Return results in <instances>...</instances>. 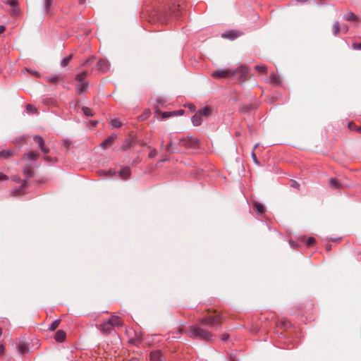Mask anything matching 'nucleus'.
I'll return each mask as SVG.
<instances>
[{"instance_id": "f257e3e1", "label": "nucleus", "mask_w": 361, "mask_h": 361, "mask_svg": "<svg viewBox=\"0 0 361 361\" xmlns=\"http://www.w3.org/2000/svg\"><path fill=\"white\" fill-rule=\"evenodd\" d=\"M221 317L219 314L214 316L203 317L200 319L197 325H191L186 329V334L189 337L197 338L208 341L212 338V334L201 326H207L212 328L220 326Z\"/></svg>"}, {"instance_id": "f03ea898", "label": "nucleus", "mask_w": 361, "mask_h": 361, "mask_svg": "<svg viewBox=\"0 0 361 361\" xmlns=\"http://www.w3.org/2000/svg\"><path fill=\"white\" fill-rule=\"evenodd\" d=\"M86 78V71L81 72L75 75V92L78 94H80L82 93H85L86 92H87L89 87V82L87 80Z\"/></svg>"}, {"instance_id": "7ed1b4c3", "label": "nucleus", "mask_w": 361, "mask_h": 361, "mask_svg": "<svg viewBox=\"0 0 361 361\" xmlns=\"http://www.w3.org/2000/svg\"><path fill=\"white\" fill-rule=\"evenodd\" d=\"M247 69H217L211 73L212 78L223 79L233 77L236 73L243 74Z\"/></svg>"}, {"instance_id": "20e7f679", "label": "nucleus", "mask_w": 361, "mask_h": 361, "mask_svg": "<svg viewBox=\"0 0 361 361\" xmlns=\"http://www.w3.org/2000/svg\"><path fill=\"white\" fill-rule=\"evenodd\" d=\"M178 145L186 149H195L199 147V140L192 136L188 135L179 140Z\"/></svg>"}, {"instance_id": "39448f33", "label": "nucleus", "mask_w": 361, "mask_h": 361, "mask_svg": "<svg viewBox=\"0 0 361 361\" xmlns=\"http://www.w3.org/2000/svg\"><path fill=\"white\" fill-rule=\"evenodd\" d=\"M33 140L38 145L39 149L43 153L47 154L49 152L50 149L44 145V140L42 136L35 135L33 137Z\"/></svg>"}, {"instance_id": "423d86ee", "label": "nucleus", "mask_w": 361, "mask_h": 361, "mask_svg": "<svg viewBox=\"0 0 361 361\" xmlns=\"http://www.w3.org/2000/svg\"><path fill=\"white\" fill-rule=\"evenodd\" d=\"M33 140L38 145L39 149L43 153L47 154L49 152L50 149L44 145V140L42 136L35 135L33 137Z\"/></svg>"}, {"instance_id": "0eeeda50", "label": "nucleus", "mask_w": 361, "mask_h": 361, "mask_svg": "<svg viewBox=\"0 0 361 361\" xmlns=\"http://www.w3.org/2000/svg\"><path fill=\"white\" fill-rule=\"evenodd\" d=\"M99 330L102 334L109 335L112 332L114 328L112 324L107 321L99 325Z\"/></svg>"}, {"instance_id": "6e6552de", "label": "nucleus", "mask_w": 361, "mask_h": 361, "mask_svg": "<svg viewBox=\"0 0 361 361\" xmlns=\"http://www.w3.org/2000/svg\"><path fill=\"white\" fill-rule=\"evenodd\" d=\"M116 137V135L113 133L109 137H108L106 139H105L102 143H101V147L103 149H106L109 146H111L114 142L115 138Z\"/></svg>"}, {"instance_id": "1a4fd4ad", "label": "nucleus", "mask_w": 361, "mask_h": 361, "mask_svg": "<svg viewBox=\"0 0 361 361\" xmlns=\"http://www.w3.org/2000/svg\"><path fill=\"white\" fill-rule=\"evenodd\" d=\"M252 204H253V209L256 212L257 215L261 216L264 213L265 209H264V207L263 206V204H262L261 203H259L257 201H254Z\"/></svg>"}, {"instance_id": "9d476101", "label": "nucleus", "mask_w": 361, "mask_h": 361, "mask_svg": "<svg viewBox=\"0 0 361 361\" xmlns=\"http://www.w3.org/2000/svg\"><path fill=\"white\" fill-rule=\"evenodd\" d=\"M108 322L112 324L113 328L120 327L123 325L121 318L117 316H112L109 319Z\"/></svg>"}, {"instance_id": "9b49d317", "label": "nucleus", "mask_w": 361, "mask_h": 361, "mask_svg": "<svg viewBox=\"0 0 361 361\" xmlns=\"http://www.w3.org/2000/svg\"><path fill=\"white\" fill-rule=\"evenodd\" d=\"M18 352L23 355L29 351L28 344L25 342H20L17 345Z\"/></svg>"}, {"instance_id": "f8f14e48", "label": "nucleus", "mask_w": 361, "mask_h": 361, "mask_svg": "<svg viewBox=\"0 0 361 361\" xmlns=\"http://www.w3.org/2000/svg\"><path fill=\"white\" fill-rule=\"evenodd\" d=\"M151 361H160L161 360V352L159 350H153L149 354Z\"/></svg>"}, {"instance_id": "ddd939ff", "label": "nucleus", "mask_w": 361, "mask_h": 361, "mask_svg": "<svg viewBox=\"0 0 361 361\" xmlns=\"http://www.w3.org/2000/svg\"><path fill=\"white\" fill-rule=\"evenodd\" d=\"M131 174L129 167H123L119 171V176L123 179H127Z\"/></svg>"}, {"instance_id": "4468645a", "label": "nucleus", "mask_w": 361, "mask_h": 361, "mask_svg": "<svg viewBox=\"0 0 361 361\" xmlns=\"http://www.w3.org/2000/svg\"><path fill=\"white\" fill-rule=\"evenodd\" d=\"M240 35V33H237L236 32H234V31H229V32L223 33L221 35V37L223 38H226V39L233 40V39H235V38H237Z\"/></svg>"}, {"instance_id": "2eb2a0df", "label": "nucleus", "mask_w": 361, "mask_h": 361, "mask_svg": "<svg viewBox=\"0 0 361 361\" xmlns=\"http://www.w3.org/2000/svg\"><path fill=\"white\" fill-rule=\"evenodd\" d=\"M27 182L24 181L23 183L20 185L19 188H15L11 191V194L12 196H17L20 195L22 192V190L27 188Z\"/></svg>"}, {"instance_id": "dca6fc26", "label": "nucleus", "mask_w": 361, "mask_h": 361, "mask_svg": "<svg viewBox=\"0 0 361 361\" xmlns=\"http://www.w3.org/2000/svg\"><path fill=\"white\" fill-rule=\"evenodd\" d=\"M66 335L63 330H58L54 336V338L57 342H63L66 339Z\"/></svg>"}, {"instance_id": "f3484780", "label": "nucleus", "mask_w": 361, "mask_h": 361, "mask_svg": "<svg viewBox=\"0 0 361 361\" xmlns=\"http://www.w3.org/2000/svg\"><path fill=\"white\" fill-rule=\"evenodd\" d=\"M191 121L195 126H199L202 122V116L197 112L194 116H192Z\"/></svg>"}, {"instance_id": "a211bd4d", "label": "nucleus", "mask_w": 361, "mask_h": 361, "mask_svg": "<svg viewBox=\"0 0 361 361\" xmlns=\"http://www.w3.org/2000/svg\"><path fill=\"white\" fill-rule=\"evenodd\" d=\"M39 157V154L37 152L30 151L24 154V157H26L27 159L35 161Z\"/></svg>"}, {"instance_id": "6ab92c4d", "label": "nucleus", "mask_w": 361, "mask_h": 361, "mask_svg": "<svg viewBox=\"0 0 361 361\" xmlns=\"http://www.w3.org/2000/svg\"><path fill=\"white\" fill-rule=\"evenodd\" d=\"M23 173L29 178L34 176V171L30 165H26L23 169Z\"/></svg>"}, {"instance_id": "aec40b11", "label": "nucleus", "mask_w": 361, "mask_h": 361, "mask_svg": "<svg viewBox=\"0 0 361 361\" xmlns=\"http://www.w3.org/2000/svg\"><path fill=\"white\" fill-rule=\"evenodd\" d=\"M31 74L37 78H39L41 76V74L39 71L35 70V69H24L22 72V74L27 75V74Z\"/></svg>"}, {"instance_id": "412c9836", "label": "nucleus", "mask_w": 361, "mask_h": 361, "mask_svg": "<svg viewBox=\"0 0 361 361\" xmlns=\"http://www.w3.org/2000/svg\"><path fill=\"white\" fill-rule=\"evenodd\" d=\"M345 20L348 21H356L359 22V18L353 12H349L345 17Z\"/></svg>"}, {"instance_id": "4be33fe9", "label": "nucleus", "mask_w": 361, "mask_h": 361, "mask_svg": "<svg viewBox=\"0 0 361 361\" xmlns=\"http://www.w3.org/2000/svg\"><path fill=\"white\" fill-rule=\"evenodd\" d=\"M329 183L334 189H338L341 187L340 183L336 178H331L329 180Z\"/></svg>"}, {"instance_id": "5701e85b", "label": "nucleus", "mask_w": 361, "mask_h": 361, "mask_svg": "<svg viewBox=\"0 0 361 361\" xmlns=\"http://www.w3.org/2000/svg\"><path fill=\"white\" fill-rule=\"evenodd\" d=\"M109 125L113 128H118L121 126V122L118 118H114L111 120Z\"/></svg>"}, {"instance_id": "b1692460", "label": "nucleus", "mask_w": 361, "mask_h": 361, "mask_svg": "<svg viewBox=\"0 0 361 361\" xmlns=\"http://www.w3.org/2000/svg\"><path fill=\"white\" fill-rule=\"evenodd\" d=\"M269 82L271 83V84H279L280 83V78L277 75V74L274 73H272L271 75H270V77H269Z\"/></svg>"}, {"instance_id": "393cba45", "label": "nucleus", "mask_w": 361, "mask_h": 361, "mask_svg": "<svg viewBox=\"0 0 361 361\" xmlns=\"http://www.w3.org/2000/svg\"><path fill=\"white\" fill-rule=\"evenodd\" d=\"M165 149H166V151L167 152H169L171 154H173V153L178 152L177 149L173 147V142L171 141L170 142V143L169 145H167L166 146Z\"/></svg>"}, {"instance_id": "a878e982", "label": "nucleus", "mask_w": 361, "mask_h": 361, "mask_svg": "<svg viewBox=\"0 0 361 361\" xmlns=\"http://www.w3.org/2000/svg\"><path fill=\"white\" fill-rule=\"evenodd\" d=\"M12 150L7 149V150H0V159L1 158H8L12 155Z\"/></svg>"}, {"instance_id": "bb28decb", "label": "nucleus", "mask_w": 361, "mask_h": 361, "mask_svg": "<svg viewBox=\"0 0 361 361\" xmlns=\"http://www.w3.org/2000/svg\"><path fill=\"white\" fill-rule=\"evenodd\" d=\"M333 33L335 36L338 35L341 30L340 24L338 21L334 22L332 27Z\"/></svg>"}, {"instance_id": "cd10ccee", "label": "nucleus", "mask_w": 361, "mask_h": 361, "mask_svg": "<svg viewBox=\"0 0 361 361\" xmlns=\"http://www.w3.org/2000/svg\"><path fill=\"white\" fill-rule=\"evenodd\" d=\"M99 174L102 176H113L115 175L116 172L111 169L109 170H101L99 171Z\"/></svg>"}, {"instance_id": "c85d7f7f", "label": "nucleus", "mask_w": 361, "mask_h": 361, "mask_svg": "<svg viewBox=\"0 0 361 361\" xmlns=\"http://www.w3.org/2000/svg\"><path fill=\"white\" fill-rule=\"evenodd\" d=\"M72 59V56L71 55H69L66 57H65L61 62V66H63V67H66L67 66L70 61H71Z\"/></svg>"}, {"instance_id": "c756f323", "label": "nucleus", "mask_w": 361, "mask_h": 361, "mask_svg": "<svg viewBox=\"0 0 361 361\" xmlns=\"http://www.w3.org/2000/svg\"><path fill=\"white\" fill-rule=\"evenodd\" d=\"M59 324H60V320L59 319H56V320L52 322V323L49 326V329L50 331H55L58 328V326H59Z\"/></svg>"}, {"instance_id": "7c9ffc66", "label": "nucleus", "mask_w": 361, "mask_h": 361, "mask_svg": "<svg viewBox=\"0 0 361 361\" xmlns=\"http://www.w3.org/2000/svg\"><path fill=\"white\" fill-rule=\"evenodd\" d=\"M348 128L349 129H350L351 130H354V131H356V132H358V133H361V126H358V127H356V126L355 125L354 123L353 122H350L348 123Z\"/></svg>"}, {"instance_id": "2f4dec72", "label": "nucleus", "mask_w": 361, "mask_h": 361, "mask_svg": "<svg viewBox=\"0 0 361 361\" xmlns=\"http://www.w3.org/2000/svg\"><path fill=\"white\" fill-rule=\"evenodd\" d=\"M47 82H49L51 84H56L59 80V76H56V75L48 76L47 78Z\"/></svg>"}, {"instance_id": "473e14b6", "label": "nucleus", "mask_w": 361, "mask_h": 361, "mask_svg": "<svg viewBox=\"0 0 361 361\" xmlns=\"http://www.w3.org/2000/svg\"><path fill=\"white\" fill-rule=\"evenodd\" d=\"M197 113L202 116H207L210 113V109L207 106L203 108L201 110H199Z\"/></svg>"}, {"instance_id": "72a5a7b5", "label": "nucleus", "mask_w": 361, "mask_h": 361, "mask_svg": "<svg viewBox=\"0 0 361 361\" xmlns=\"http://www.w3.org/2000/svg\"><path fill=\"white\" fill-rule=\"evenodd\" d=\"M82 112L83 114L87 116V117H90V116H93V114L92 112V110L88 108V107H86V106H83L82 108Z\"/></svg>"}, {"instance_id": "f704fd0d", "label": "nucleus", "mask_w": 361, "mask_h": 361, "mask_svg": "<svg viewBox=\"0 0 361 361\" xmlns=\"http://www.w3.org/2000/svg\"><path fill=\"white\" fill-rule=\"evenodd\" d=\"M26 109H27V112H29V113L34 114V113L37 112L36 107L32 104H28L26 106Z\"/></svg>"}, {"instance_id": "c9c22d12", "label": "nucleus", "mask_w": 361, "mask_h": 361, "mask_svg": "<svg viewBox=\"0 0 361 361\" xmlns=\"http://www.w3.org/2000/svg\"><path fill=\"white\" fill-rule=\"evenodd\" d=\"M43 103L46 105H55L56 101L53 98H46L43 99Z\"/></svg>"}, {"instance_id": "e433bc0d", "label": "nucleus", "mask_w": 361, "mask_h": 361, "mask_svg": "<svg viewBox=\"0 0 361 361\" xmlns=\"http://www.w3.org/2000/svg\"><path fill=\"white\" fill-rule=\"evenodd\" d=\"M99 68H106L109 66L108 61L104 59H101L97 63Z\"/></svg>"}, {"instance_id": "4c0bfd02", "label": "nucleus", "mask_w": 361, "mask_h": 361, "mask_svg": "<svg viewBox=\"0 0 361 361\" xmlns=\"http://www.w3.org/2000/svg\"><path fill=\"white\" fill-rule=\"evenodd\" d=\"M6 4L11 6L13 8H16L18 6V1L17 0H8Z\"/></svg>"}, {"instance_id": "58836bf2", "label": "nucleus", "mask_w": 361, "mask_h": 361, "mask_svg": "<svg viewBox=\"0 0 361 361\" xmlns=\"http://www.w3.org/2000/svg\"><path fill=\"white\" fill-rule=\"evenodd\" d=\"M52 4V0H46L45 2V12L47 13H49V9Z\"/></svg>"}, {"instance_id": "ea45409f", "label": "nucleus", "mask_w": 361, "mask_h": 361, "mask_svg": "<svg viewBox=\"0 0 361 361\" xmlns=\"http://www.w3.org/2000/svg\"><path fill=\"white\" fill-rule=\"evenodd\" d=\"M171 116H173V111H165L161 114V118L163 119H166Z\"/></svg>"}, {"instance_id": "a19ab883", "label": "nucleus", "mask_w": 361, "mask_h": 361, "mask_svg": "<svg viewBox=\"0 0 361 361\" xmlns=\"http://www.w3.org/2000/svg\"><path fill=\"white\" fill-rule=\"evenodd\" d=\"M131 147V142L130 140H127L124 142L123 145L122 147L123 150L128 149Z\"/></svg>"}, {"instance_id": "79ce46f5", "label": "nucleus", "mask_w": 361, "mask_h": 361, "mask_svg": "<svg viewBox=\"0 0 361 361\" xmlns=\"http://www.w3.org/2000/svg\"><path fill=\"white\" fill-rule=\"evenodd\" d=\"M252 160L254 161V163L257 165V166H260V162L258 161L257 158V156H256V154L255 152H254V150H252Z\"/></svg>"}, {"instance_id": "37998d69", "label": "nucleus", "mask_w": 361, "mask_h": 361, "mask_svg": "<svg viewBox=\"0 0 361 361\" xmlns=\"http://www.w3.org/2000/svg\"><path fill=\"white\" fill-rule=\"evenodd\" d=\"M316 242V240L313 237H309L306 241V244L308 245V246H311L312 245H314Z\"/></svg>"}, {"instance_id": "c03bdc74", "label": "nucleus", "mask_w": 361, "mask_h": 361, "mask_svg": "<svg viewBox=\"0 0 361 361\" xmlns=\"http://www.w3.org/2000/svg\"><path fill=\"white\" fill-rule=\"evenodd\" d=\"M157 152L156 149H152L148 154V158L152 159L157 155Z\"/></svg>"}, {"instance_id": "a18cd8bd", "label": "nucleus", "mask_w": 361, "mask_h": 361, "mask_svg": "<svg viewBox=\"0 0 361 361\" xmlns=\"http://www.w3.org/2000/svg\"><path fill=\"white\" fill-rule=\"evenodd\" d=\"M184 114V111L182 109L173 111V116H181Z\"/></svg>"}, {"instance_id": "49530a36", "label": "nucleus", "mask_w": 361, "mask_h": 361, "mask_svg": "<svg viewBox=\"0 0 361 361\" xmlns=\"http://www.w3.org/2000/svg\"><path fill=\"white\" fill-rule=\"evenodd\" d=\"M44 159L46 161H48V162H54V161H56V158H52L51 157H49V156H45L44 157Z\"/></svg>"}, {"instance_id": "de8ad7c7", "label": "nucleus", "mask_w": 361, "mask_h": 361, "mask_svg": "<svg viewBox=\"0 0 361 361\" xmlns=\"http://www.w3.org/2000/svg\"><path fill=\"white\" fill-rule=\"evenodd\" d=\"M290 186L292 188H296V189H299L300 184L297 181H295V180H291Z\"/></svg>"}, {"instance_id": "09e8293b", "label": "nucleus", "mask_w": 361, "mask_h": 361, "mask_svg": "<svg viewBox=\"0 0 361 361\" xmlns=\"http://www.w3.org/2000/svg\"><path fill=\"white\" fill-rule=\"evenodd\" d=\"M94 59V58H91V59H90L89 60H87V61L83 64V66H92V65H93V64H92V62H93Z\"/></svg>"}, {"instance_id": "8fccbe9b", "label": "nucleus", "mask_w": 361, "mask_h": 361, "mask_svg": "<svg viewBox=\"0 0 361 361\" xmlns=\"http://www.w3.org/2000/svg\"><path fill=\"white\" fill-rule=\"evenodd\" d=\"M353 47L354 49H361V44L360 43H353Z\"/></svg>"}, {"instance_id": "3c124183", "label": "nucleus", "mask_w": 361, "mask_h": 361, "mask_svg": "<svg viewBox=\"0 0 361 361\" xmlns=\"http://www.w3.org/2000/svg\"><path fill=\"white\" fill-rule=\"evenodd\" d=\"M8 180V176L3 173H0V180Z\"/></svg>"}, {"instance_id": "603ef678", "label": "nucleus", "mask_w": 361, "mask_h": 361, "mask_svg": "<svg viewBox=\"0 0 361 361\" xmlns=\"http://www.w3.org/2000/svg\"><path fill=\"white\" fill-rule=\"evenodd\" d=\"M5 347L3 344H0V356L2 355L4 353Z\"/></svg>"}, {"instance_id": "864d4df0", "label": "nucleus", "mask_w": 361, "mask_h": 361, "mask_svg": "<svg viewBox=\"0 0 361 361\" xmlns=\"http://www.w3.org/2000/svg\"><path fill=\"white\" fill-rule=\"evenodd\" d=\"M12 15H13V16H18V7L13 8V10L12 11Z\"/></svg>"}, {"instance_id": "5fc2aeb1", "label": "nucleus", "mask_w": 361, "mask_h": 361, "mask_svg": "<svg viewBox=\"0 0 361 361\" xmlns=\"http://www.w3.org/2000/svg\"><path fill=\"white\" fill-rule=\"evenodd\" d=\"M221 338L222 341H225L228 338V334H222L221 336Z\"/></svg>"}, {"instance_id": "6e6d98bb", "label": "nucleus", "mask_w": 361, "mask_h": 361, "mask_svg": "<svg viewBox=\"0 0 361 361\" xmlns=\"http://www.w3.org/2000/svg\"><path fill=\"white\" fill-rule=\"evenodd\" d=\"M168 161H169V157L168 156H166L162 159H161L159 162H165Z\"/></svg>"}, {"instance_id": "4d7b16f0", "label": "nucleus", "mask_w": 361, "mask_h": 361, "mask_svg": "<svg viewBox=\"0 0 361 361\" xmlns=\"http://www.w3.org/2000/svg\"><path fill=\"white\" fill-rule=\"evenodd\" d=\"M188 107H189V109H190V111H194L195 110V105H193V104H189V105H188Z\"/></svg>"}, {"instance_id": "13d9d810", "label": "nucleus", "mask_w": 361, "mask_h": 361, "mask_svg": "<svg viewBox=\"0 0 361 361\" xmlns=\"http://www.w3.org/2000/svg\"><path fill=\"white\" fill-rule=\"evenodd\" d=\"M5 30H6V27L4 25H0V34L4 33Z\"/></svg>"}, {"instance_id": "bf43d9fd", "label": "nucleus", "mask_w": 361, "mask_h": 361, "mask_svg": "<svg viewBox=\"0 0 361 361\" xmlns=\"http://www.w3.org/2000/svg\"><path fill=\"white\" fill-rule=\"evenodd\" d=\"M343 30L344 32H347L348 30V25H343Z\"/></svg>"}, {"instance_id": "052dcab7", "label": "nucleus", "mask_w": 361, "mask_h": 361, "mask_svg": "<svg viewBox=\"0 0 361 361\" xmlns=\"http://www.w3.org/2000/svg\"><path fill=\"white\" fill-rule=\"evenodd\" d=\"M289 243L291 247H294L295 246V243L293 240H290Z\"/></svg>"}, {"instance_id": "680f3d73", "label": "nucleus", "mask_w": 361, "mask_h": 361, "mask_svg": "<svg viewBox=\"0 0 361 361\" xmlns=\"http://www.w3.org/2000/svg\"><path fill=\"white\" fill-rule=\"evenodd\" d=\"M258 146H259V144H258V143L255 144V146H254V147H253V149H252V150H254V151H255V149L258 147Z\"/></svg>"}, {"instance_id": "e2e57ef3", "label": "nucleus", "mask_w": 361, "mask_h": 361, "mask_svg": "<svg viewBox=\"0 0 361 361\" xmlns=\"http://www.w3.org/2000/svg\"><path fill=\"white\" fill-rule=\"evenodd\" d=\"M330 249H331V245H326L327 251L330 250Z\"/></svg>"}, {"instance_id": "0e129e2a", "label": "nucleus", "mask_w": 361, "mask_h": 361, "mask_svg": "<svg viewBox=\"0 0 361 361\" xmlns=\"http://www.w3.org/2000/svg\"><path fill=\"white\" fill-rule=\"evenodd\" d=\"M97 121H93V122H92L93 126H97Z\"/></svg>"}, {"instance_id": "69168bd1", "label": "nucleus", "mask_w": 361, "mask_h": 361, "mask_svg": "<svg viewBox=\"0 0 361 361\" xmlns=\"http://www.w3.org/2000/svg\"><path fill=\"white\" fill-rule=\"evenodd\" d=\"M258 71H260L262 72H264V71H266L267 69H263V68H261V69H257Z\"/></svg>"}, {"instance_id": "338daca9", "label": "nucleus", "mask_w": 361, "mask_h": 361, "mask_svg": "<svg viewBox=\"0 0 361 361\" xmlns=\"http://www.w3.org/2000/svg\"><path fill=\"white\" fill-rule=\"evenodd\" d=\"M2 335V329L0 328V336Z\"/></svg>"}, {"instance_id": "774afa93", "label": "nucleus", "mask_w": 361, "mask_h": 361, "mask_svg": "<svg viewBox=\"0 0 361 361\" xmlns=\"http://www.w3.org/2000/svg\"><path fill=\"white\" fill-rule=\"evenodd\" d=\"M298 1L305 2V1H306V0H298Z\"/></svg>"}]
</instances>
